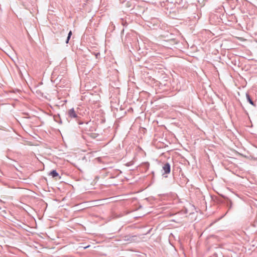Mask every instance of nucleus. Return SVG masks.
<instances>
[{"label": "nucleus", "mask_w": 257, "mask_h": 257, "mask_svg": "<svg viewBox=\"0 0 257 257\" xmlns=\"http://www.w3.org/2000/svg\"><path fill=\"white\" fill-rule=\"evenodd\" d=\"M50 175L52 176L53 177H57L58 176V174L55 170H53L50 173Z\"/></svg>", "instance_id": "obj_6"}, {"label": "nucleus", "mask_w": 257, "mask_h": 257, "mask_svg": "<svg viewBox=\"0 0 257 257\" xmlns=\"http://www.w3.org/2000/svg\"><path fill=\"white\" fill-rule=\"evenodd\" d=\"M190 204L187 201L184 202L178 201V214H185L188 212L187 207Z\"/></svg>", "instance_id": "obj_1"}, {"label": "nucleus", "mask_w": 257, "mask_h": 257, "mask_svg": "<svg viewBox=\"0 0 257 257\" xmlns=\"http://www.w3.org/2000/svg\"><path fill=\"white\" fill-rule=\"evenodd\" d=\"M163 170L164 171V173H168L170 171V166L169 164H165L163 167Z\"/></svg>", "instance_id": "obj_3"}, {"label": "nucleus", "mask_w": 257, "mask_h": 257, "mask_svg": "<svg viewBox=\"0 0 257 257\" xmlns=\"http://www.w3.org/2000/svg\"><path fill=\"white\" fill-rule=\"evenodd\" d=\"M227 205L229 209H230L232 206V203L231 200H229L227 203Z\"/></svg>", "instance_id": "obj_8"}, {"label": "nucleus", "mask_w": 257, "mask_h": 257, "mask_svg": "<svg viewBox=\"0 0 257 257\" xmlns=\"http://www.w3.org/2000/svg\"><path fill=\"white\" fill-rule=\"evenodd\" d=\"M68 114L69 116L72 118H76L77 116L74 108L70 109L68 112Z\"/></svg>", "instance_id": "obj_2"}, {"label": "nucleus", "mask_w": 257, "mask_h": 257, "mask_svg": "<svg viewBox=\"0 0 257 257\" xmlns=\"http://www.w3.org/2000/svg\"><path fill=\"white\" fill-rule=\"evenodd\" d=\"M178 5H180L179 7H178V10L180 9L181 8L186 9L187 8V5L186 4V2H183V0H181L179 4L178 3Z\"/></svg>", "instance_id": "obj_4"}, {"label": "nucleus", "mask_w": 257, "mask_h": 257, "mask_svg": "<svg viewBox=\"0 0 257 257\" xmlns=\"http://www.w3.org/2000/svg\"><path fill=\"white\" fill-rule=\"evenodd\" d=\"M71 35H72V32H71V31H70L69 32V33H68V37H67V40H66V43H68L69 40V39H70V37H71Z\"/></svg>", "instance_id": "obj_7"}, {"label": "nucleus", "mask_w": 257, "mask_h": 257, "mask_svg": "<svg viewBox=\"0 0 257 257\" xmlns=\"http://www.w3.org/2000/svg\"><path fill=\"white\" fill-rule=\"evenodd\" d=\"M246 98H247V100L248 101V102L250 104H251L253 106H255V104H254V102L252 100V99H251L249 95L247 93L246 94Z\"/></svg>", "instance_id": "obj_5"}]
</instances>
